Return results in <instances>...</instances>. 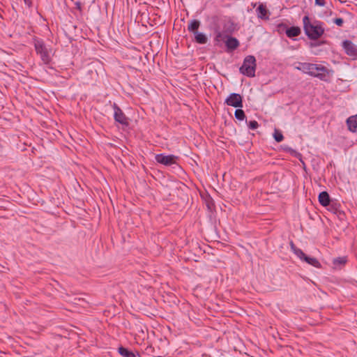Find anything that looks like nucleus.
Masks as SVG:
<instances>
[{
    "label": "nucleus",
    "mask_w": 357,
    "mask_h": 357,
    "mask_svg": "<svg viewBox=\"0 0 357 357\" xmlns=\"http://www.w3.org/2000/svg\"><path fill=\"white\" fill-rule=\"evenodd\" d=\"M303 261H306L307 264L314 267H319L320 266V263L318 261L317 259L314 257H310L306 256Z\"/></svg>",
    "instance_id": "nucleus-18"
},
{
    "label": "nucleus",
    "mask_w": 357,
    "mask_h": 357,
    "mask_svg": "<svg viewBox=\"0 0 357 357\" xmlns=\"http://www.w3.org/2000/svg\"><path fill=\"white\" fill-rule=\"evenodd\" d=\"M75 5L76 8L81 12L82 11L81 3L79 1H77L75 2Z\"/></svg>",
    "instance_id": "nucleus-26"
},
{
    "label": "nucleus",
    "mask_w": 357,
    "mask_h": 357,
    "mask_svg": "<svg viewBox=\"0 0 357 357\" xmlns=\"http://www.w3.org/2000/svg\"><path fill=\"white\" fill-rule=\"evenodd\" d=\"M24 1L27 6L30 7L31 6V0H24Z\"/></svg>",
    "instance_id": "nucleus-27"
},
{
    "label": "nucleus",
    "mask_w": 357,
    "mask_h": 357,
    "mask_svg": "<svg viewBox=\"0 0 357 357\" xmlns=\"http://www.w3.org/2000/svg\"><path fill=\"white\" fill-rule=\"evenodd\" d=\"M291 248L294 250V252L295 253V255L298 258H300L301 260H304L305 259L306 255H305V253L301 250H300L298 248H296L293 245H291Z\"/></svg>",
    "instance_id": "nucleus-19"
},
{
    "label": "nucleus",
    "mask_w": 357,
    "mask_h": 357,
    "mask_svg": "<svg viewBox=\"0 0 357 357\" xmlns=\"http://www.w3.org/2000/svg\"><path fill=\"white\" fill-rule=\"evenodd\" d=\"M256 70V59L253 56H248L245 58L240 71L248 77H254Z\"/></svg>",
    "instance_id": "nucleus-4"
},
{
    "label": "nucleus",
    "mask_w": 357,
    "mask_h": 357,
    "mask_svg": "<svg viewBox=\"0 0 357 357\" xmlns=\"http://www.w3.org/2000/svg\"><path fill=\"white\" fill-rule=\"evenodd\" d=\"M305 73L327 82L333 76V70L320 64L306 63Z\"/></svg>",
    "instance_id": "nucleus-2"
},
{
    "label": "nucleus",
    "mask_w": 357,
    "mask_h": 357,
    "mask_svg": "<svg viewBox=\"0 0 357 357\" xmlns=\"http://www.w3.org/2000/svg\"><path fill=\"white\" fill-rule=\"evenodd\" d=\"M35 49L37 54L40 55L44 63H48L50 62L53 55V52L51 48L45 45L42 40H36Z\"/></svg>",
    "instance_id": "nucleus-3"
},
{
    "label": "nucleus",
    "mask_w": 357,
    "mask_h": 357,
    "mask_svg": "<svg viewBox=\"0 0 357 357\" xmlns=\"http://www.w3.org/2000/svg\"><path fill=\"white\" fill-rule=\"evenodd\" d=\"M319 202L323 206H327L329 205L331 199L329 195L326 192H321L319 195Z\"/></svg>",
    "instance_id": "nucleus-10"
},
{
    "label": "nucleus",
    "mask_w": 357,
    "mask_h": 357,
    "mask_svg": "<svg viewBox=\"0 0 357 357\" xmlns=\"http://www.w3.org/2000/svg\"><path fill=\"white\" fill-rule=\"evenodd\" d=\"M256 11L259 17L267 18L268 10L266 6L260 4L257 8Z\"/></svg>",
    "instance_id": "nucleus-13"
},
{
    "label": "nucleus",
    "mask_w": 357,
    "mask_h": 357,
    "mask_svg": "<svg viewBox=\"0 0 357 357\" xmlns=\"http://www.w3.org/2000/svg\"><path fill=\"white\" fill-rule=\"evenodd\" d=\"M176 158H155L157 162L165 166H170L176 162Z\"/></svg>",
    "instance_id": "nucleus-11"
},
{
    "label": "nucleus",
    "mask_w": 357,
    "mask_h": 357,
    "mask_svg": "<svg viewBox=\"0 0 357 357\" xmlns=\"http://www.w3.org/2000/svg\"><path fill=\"white\" fill-rule=\"evenodd\" d=\"M225 44L229 50H234L236 49L239 45L238 40L233 37H228L225 41Z\"/></svg>",
    "instance_id": "nucleus-8"
},
{
    "label": "nucleus",
    "mask_w": 357,
    "mask_h": 357,
    "mask_svg": "<svg viewBox=\"0 0 357 357\" xmlns=\"http://www.w3.org/2000/svg\"><path fill=\"white\" fill-rule=\"evenodd\" d=\"M195 41L199 44H206L208 41V38L205 34L201 32H195L194 33Z\"/></svg>",
    "instance_id": "nucleus-12"
},
{
    "label": "nucleus",
    "mask_w": 357,
    "mask_h": 357,
    "mask_svg": "<svg viewBox=\"0 0 357 357\" xmlns=\"http://www.w3.org/2000/svg\"><path fill=\"white\" fill-rule=\"evenodd\" d=\"M235 117L241 121H243L245 118L244 112L241 109H237L235 111Z\"/></svg>",
    "instance_id": "nucleus-21"
},
{
    "label": "nucleus",
    "mask_w": 357,
    "mask_h": 357,
    "mask_svg": "<svg viewBox=\"0 0 357 357\" xmlns=\"http://www.w3.org/2000/svg\"><path fill=\"white\" fill-rule=\"evenodd\" d=\"M119 352L123 357H135V355L133 352L124 347H119Z\"/></svg>",
    "instance_id": "nucleus-17"
},
{
    "label": "nucleus",
    "mask_w": 357,
    "mask_h": 357,
    "mask_svg": "<svg viewBox=\"0 0 357 357\" xmlns=\"http://www.w3.org/2000/svg\"><path fill=\"white\" fill-rule=\"evenodd\" d=\"M347 123L349 130L351 132H355L357 128V114L348 118L347 120Z\"/></svg>",
    "instance_id": "nucleus-9"
},
{
    "label": "nucleus",
    "mask_w": 357,
    "mask_h": 357,
    "mask_svg": "<svg viewBox=\"0 0 357 357\" xmlns=\"http://www.w3.org/2000/svg\"><path fill=\"white\" fill-rule=\"evenodd\" d=\"M114 108V117L116 121L119 122L122 125H128V119L122 112V110L114 104L113 106Z\"/></svg>",
    "instance_id": "nucleus-6"
},
{
    "label": "nucleus",
    "mask_w": 357,
    "mask_h": 357,
    "mask_svg": "<svg viewBox=\"0 0 357 357\" xmlns=\"http://www.w3.org/2000/svg\"><path fill=\"white\" fill-rule=\"evenodd\" d=\"M315 4L319 6H325V0H314Z\"/></svg>",
    "instance_id": "nucleus-24"
},
{
    "label": "nucleus",
    "mask_w": 357,
    "mask_h": 357,
    "mask_svg": "<svg viewBox=\"0 0 357 357\" xmlns=\"http://www.w3.org/2000/svg\"><path fill=\"white\" fill-rule=\"evenodd\" d=\"M303 27L305 34L310 39H317L324 33L322 24L318 21H311L308 16L303 18Z\"/></svg>",
    "instance_id": "nucleus-1"
},
{
    "label": "nucleus",
    "mask_w": 357,
    "mask_h": 357,
    "mask_svg": "<svg viewBox=\"0 0 357 357\" xmlns=\"http://www.w3.org/2000/svg\"><path fill=\"white\" fill-rule=\"evenodd\" d=\"M259 124L256 121H250L248 123V127L251 130H255L258 128Z\"/></svg>",
    "instance_id": "nucleus-22"
},
{
    "label": "nucleus",
    "mask_w": 357,
    "mask_h": 357,
    "mask_svg": "<svg viewBox=\"0 0 357 357\" xmlns=\"http://www.w3.org/2000/svg\"><path fill=\"white\" fill-rule=\"evenodd\" d=\"M301 33V29L298 27L293 26L287 29V35L289 37L298 36Z\"/></svg>",
    "instance_id": "nucleus-16"
},
{
    "label": "nucleus",
    "mask_w": 357,
    "mask_h": 357,
    "mask_svg": "<svg viewBox=\"0 0 357 357\" xmlns=\"http://www.w3.org/2000/svg\"><path fill=\"white\" fill-rule=\"evenodd\" d=\"M225 103L234 107H243V98L238 93H231L229 96L225 100Z\"/></svg>",
    "instance_id": "nucleus-5"
},
{
    "label": "nucleus",
    "mask_w": 357,
    "mask_h": 357,
    "mask_svg": "<svg viewBox=\"0 0 357 357\" xmlns=\"http://www.w3.org/2000/svg\"><path fill=\"white\" fill-rule=\"evenodd\" d=\"M295 68L305 73L306 69V63H299L298 66H296Z\"/></svg>",
    "instance_id": "nucleus-23"
},
{
    "label": "nucleus",
    "mask_w": 357,
    "mask_h": 357,
    "mask_svg": "<svg viewBox=\"0 0 357 357\" xmlns=\"http://www.w3.org/2000/svg\"><path fill=\"white\" fill-rule=\"evenodd\" d=\"M334 22L337 25L341 26L343 24V20L342 18H336L334 20Z\"/></svg>",
    "instance_id": "nucleus-25"
},
{
    "label": "nucleus",
    "mask_w": 357,
    "mask_h": 357,
    "mask_svg": "<svg viewBox=\"0 0 357 357\" xmlns=\"http://www.w3.org/2000/svg\"><path fill=\"white\" fill-rule=\"evenodd\" d=\"M347 261L346 257H341L333 259V263L335 267L340 268L346 264Z\"/></svg>",
    "instance_id": "nucleus-15"
},
{
    "label": "nucleus",
    "mask_w": 357,
    "mask_h": 357,
    "mask_svg": "<svg viewBox=\"0 0 357 357\" xmlns=\"http://www.w3.org/2000/svg\"><path fill=\"white\" fill-rule=\"evenodd\" d=\"M155 156L160 157V156H165V155L163 154H157Z\"/></svg>",
    "instance_id": "nucleus-28"
},
{
    "label": "nucleus",
    "mask_w": 357,
    "mask_h": 357,
    "mask_svg": "<svg viewBox=\"0 0 357 357\" xmlns=\"http://www.w3.org/2000/svg\"><path fill=\"white\" fill-rule=\"evenodd\" d=\"M273 137L277 142H280L284 139L282 133L278 130H275Z\"/></svg>",
    "instance_id": "nucleus-20"
},
{
    "label": "nucleus",
    "mask_w": 357,
    "mask_h": 357,
    "mask_svg": "<svg viewBox=\"0 0 357 357\" xmlns=\"http://www.w3.org/2000/svg\"><path fill=\"white\" fill-rule=\"evenodd\" d=\"M200 26V22L198 21V20H192L190 21V22L189 23L188 26V31L192 32L193 33H195V32H197L198 31V29Z\"/></svg>",
    "instance_id": "nucleus-14"
},
{
    "label": "nucleus",
    "mask_w": 357,
    "mask_h": 357,
    "mask_svg": "<svg viewBox=\"0 0 357 357\" xmlns=\"http://www.w3.org/2000/svg\"><path fill=\"white\" fill-rule=\"evenodd\" d=\"M342 45L347 55L354 57L357 56V45L348 40L344 41Z\"/></svg>",
    "instance_id": "nucleus-7"
}]
</instances>
